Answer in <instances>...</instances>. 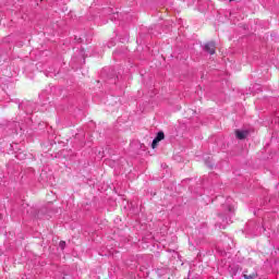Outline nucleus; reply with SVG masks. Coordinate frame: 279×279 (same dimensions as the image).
<instances>
[{
    "label": "nucleus",
    "mask_w": 279,
    "mask_h": 279,
    "mask_svg": "<svg viewBox=\"0 0 279 279\" xmlns=\"http://www.w3.org/2000/svg\"><path fill=\"white\" fill-rule=\"evenodd\" d=\"M205 51H207V53H209L210 56H215L217 51V45L215 44V41L207 43L205 45Z\"/></svg>",
    "instance_id": "nucleus-1"
},
{
    "label": "nucleus",
    "mask_w": 279,
    "mask_h": 279,
    "mask_svg": "<svg viewBox=\"0 0 279 279\" xmlns=\"http://www.w3.org/2000/svg\"><path fill=\"white\" fill-rule=\"evenodd\" d=\"M234 134L235 138H238L239 141H245V138L250 136V131L235 130Z\"/></svg>",
    "instance_id": "nucleus-2"
},
{
    "label": "nucleus",
    "mask_w": 279,
    "mask_h": 279,
    "mask_svg": "<svg viewBox=\"0 0 279 279\" xmlns=\"http://www.w3.org/2000/svg\"><path fill=\"white\" fill-rule=\"evenodd\" d=\"M255 278H258V272L256 271L250 272L247 270L244 272V279H255Z\"/></svg>",
    "instance_id": "nucleus-3"
},
{
    "label": "nucleus",
    "mask_w": 279,
    "mask_h": 279,
    "mask_svg": "<svg viewBox=\"0 0 279 279\" xmlns=\"http://www.w3.org/2000/svg\"><path fill=\"white\" fill-rule=\"evenodd\" d=\"M155 138L158 143H160V141H165V132L162 131L158 132Z\"/></svg>",
    "instance_id": "nucleus-4"
},
{
    "label": "nucleus",
    "mask_w": 279,
    "mask_h": 279,
    "mask_svg": "<svg viewBox=\"0 0 279 279\" xmlns=\"http://www.w3.org/2000/svg\"><path fill=\"white\" fill-rule=\"evenodd\" d=\"M158 143L159 142L156 138L153 141V143H151L153 149H156L158 147Z\"/></svg>",
    "instance_id": "nucleus-5"
},
{
    "label": "nucleus",
    "mask_w": 279,
    "mask_h": 279,
    "mask_svg": "<svg viewBox=\"0 0 279 279\" xmlns=\"http://www.w3.org/2000/svg\"><path fill=\"white\" fill-rule=\"evenodd\" d=\"M59 247H61V250H64L66 247V242L65 241H60Z\"/></svg>",
    "instance_id": "nucleus-6"
}]
</instances>
